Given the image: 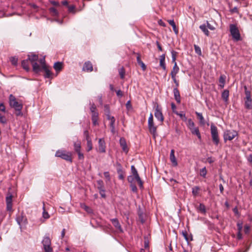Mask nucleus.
Listing matches in <instances>:
<instances>
[{
	"label": "nucleus",
	"mask_w": 252,
	"mask_h": 252,
	"mask_svg": "<svg viewBox=\"0 0 252 252\" xmlns=\"http://www.w3.org/2000/svg\"><path fill=\"white\" fill-rule=\"evenodd\" d=\"M9 102L10 107L14 108L15 110H22L23 108L22 103L18 101L16 97L12 94L9 95Z\"/></svg>",
	"instance_id": "obj_1"
},
{
	"label": "nucleus",
	"mask_w": 252,
	"mask_h": 252,
	"mask_svg": "<svg viewBox=\"0 0 252 252\" xmlns=\"http://www.w3.org/2000/svg\"><path fill=\"white\" fill-rule=\"evenodd\" d=\"M229 30L232 38L234 40L237 41L241 40L239 31L235 24H230L229 25Z\"/></svg>",
	"instance_id": "obj_2"
},
{
	"label": "nucleus",
	"mask_w": 252,
	"mask_h": 252,
	"mask_svg": "<svg viewBox=\"0 0 252 252\" xmlns=\"http://www.w3.org/2000/svg\"><path fill=\"white\" fill-rule=\"evenodd\" d=\"M211 134L213 143L215 145H218L220 143V138L218 128L213 124L211 125Z\"/></svg>",
	"instance_id": "obj_3"
},
{
	"label": "nucleus",
	"mask_w": 252,
	"mask_h": 252,
	"mask_svg": "<svg viewBox=\"0 0 252 252\" xmlns=\"http://www.w3.org/2000/svg\"><path fill=\"white\" fill-rule=\"evenodd\" d=\"M42 244L44 252H53L51 247V240L48 236H45L42 241Z\"/></svg>",
	"instance_id": "obj_4"
},
{
	"label": "nucleus",
	"mask_w": 252,
	"mask_h": 252,
	"mask_svg": "<svg viewBox=\"0 0 252 252\" xmlns=\"http://www.w3.org/2000/svg\"><path fill=\"white\" fill-rule=\"evenodd\" d=\"M238 135V132L234 130H226L223 134V139L225 142L231 141Z\"/></svg>",
	"instance_id": "obj_5"
},
{
	"label": "nucleus",
	"mask_w": 252,
	"mask_h": 252,
	"mask_svg": "<svg viewBox=\"0 0 252 252\" xmlns=\"http://www.w3.org/2000/svg\"><path fill=\"white\" fill-rule=\"evenodd\" d=\"M55 156L66 161L72 162L71 154L69 152H67L65 151L58 150L56 152Z\"/></svg>",
	"instance_id": "obj_6"
},
{
	"label": "nucleus",
	"mask_w": 252,
	"mask_h": 252,
	"mask_svg": "<svg viewBox=\"0 0 252 252\" xmlns=\"http://www.w3.org/2000/svg\"><path fill=\"white\" fill-rule=\"evenodd\" d=\"M155 116L156 119L162 124L164 121V116L162 112V109L157 104L155 107Z\"/></svg>",
	"instance_id": "obj_7"
},
{
	"label": "nucleus",
	"mask_w": 252,
	"mask_h": 252,
	"mask_svg": "<svg viewBox=\"0 0 252 252\" xmlns=\"http://www.w3.org/2000/svg\"><path fill=\"white\" fill-rule=\"evenodd\" d=\"M90 110L92 113V120L94 125L97 124V119L98 114L96 110V107L94 104H93L90 108Z\"/></svg>",
	"instance_id": "obj_8"
},
{
	"label": "nucleus",
	"mask_w": 252,
	"mask_h": 252,
	"mask_svg": "<svg viewBox=\"0 0 252 252\" xmlns=\"http://www.w3.org/2000/svg\"><path fill=\"white\" fill-rule=\"evenodd\" d=\"M13 196L10 192H8L6 196V210L9 212L12 211Z\"/></svg>",
	"instance_id": "obj_9"
},
{
	"label": "nucleus",
	"mask_w": 252,
	"mask_h": 252,
	"mask_svg": "<svg viewBox=\"0 0 252 252\" xmlns=\"http://www.w3.org/2000/svg\"><path fill=\"white\" fill-rule=\"evenodd\" d=\"M116 167V169L118 174V178L121 180H123L125 179V172L123 170V167L121 164L117 162L116 164L114 165Z\"/></svg>",
	"instance_id": "obj_10"
},
{
	"label": "nucleus",
	"mask_w": 252,
	"mask_h": 252,
	"mask_svg": "<svg viewBox=\"0 0 252 252\" xmlns=\"http://www.w3.org/2000/svg\"><path fill=\"white\" fill-rule=\"evenodd\" d=\"M148 127L149 129V131L150 132L151 134H152L153 136L155 138L156 136L157 135V126H156L155 125L154 122L148 124Z\"/></svg>",
	"instance_id": "obj_11"
},
{
	"label": "nucleus",
	"mask_w": 252,
	"mask_h": 252,
	"mask_svg": "<svg viewBox=\"0 0 252 252\" xmlns=\"http://www.w3.org/2000/svg\"><path fill=\"white\" fill-rule=\"evenodd\" d=\"M111 222L112 223L114 226L115 227L116 231L117 232H121V233L123 232V228H122L119 220H118V219H111Z\"/></svg>",
	"instance_id": "obj_12"
},
{
	"label": "nucleus",
	"mask_w": 252,
	"mask_h": 252,
	"mask_svg": "<svg viewBox=\"0 0 252 252\" xmlns=\"http://www.w3.org/2000/svg\"><path fill=\"white\" fill-rule=\"evenodd\" d=\"M120 144L123 151L126 153H127L128 152V149L127 146L126 139L124 137L120 138Z\"/></svg>",
	"instance_id": "obj_13"
},
{
	"label": "nucleus",
	"mask_w": 252,
	"mask_h": 252,
	"mask_svg": "<svg viewBox=\"0 0 252 252\" xmlns=\"http://www.w3.org/2000/svg\"><path fill=\"white\" fill-rule=\"evenodd\" d=\"M83 70L87 72H91L93 70V64L91 62L88 61L85 63Z\"/></svg>",
	"instance_id": "obj_14"
},
{
	"label": "nucleus",
	"mask_w": 252,
	"mask_h": 252,
	"mask_svg": "<svg viewBox=\"0 0 252 252\" xmlns=\"http://www.w3.org/2000/svg\"><path fill=\"white\" fill-rule=\"evenodd\" d=\"M173 94L174 96L175 100L178 103H181V96L180 94V92L178 88H174L173 89Z\"/></svg>",
	"instance_id": "obj_15"
},
{
	"label": "nucleus",
	"mask_w": 252,
	"mask_h": 252,
	"mask_svg": "<svg viewBox=\"0 0 252 252\" xmlns=\"http://www.w3.org/2000/svg\"><path fill=\"white\" fill-rule=\"evenodd\" d=\"M135 54L137 55L136 60L137 63L141 66L143 70H145L146 69V65L141 60L140 54L139 53H134Z\"/></svg>",
	"instance_id": "obj_16"
},
{
	"label": "nucleus",
	"mask_w": 252,
	"mask_h": 252,
	"mask_svg": "<svg viewBox=\"0 0 252 252\" xmlns=\"http://www.w3.org/2000/svg\"><path fill=\"white\" fill-rule=\"evenodd\" d=\"M189 130L192 134L196 135L199 140L201 139V135L198 127L194 126L192 127H190Z\"/></svg>",
	"instance_id": "obj_17"
},
{
	"label": "nucleus",
	"mask_w": 252,
	"mask_h": 252,
	"mask_svg": "<svg viewBox=\"0 0 252 252\" xmlns=\"http://www.w3.org/2000/svg\"><path fill=\"white\" fill-rule=\"evenodd\" d=\"M175 151L173 149H172L170 152V160L172 162V164L174 166H176L178 165V162L176 160V157L174 155Z\"/></svg>",
	"instance_id": "obj_18"
},
{
	"label": "nucleus",
	"mask_w": 252,
	"mask_h": 252,
	"mask_svg": "<svg viewBox=\"0 0 252 252\" xmlns=\"http://www.w3.org/2000/svg\"><path fill=\"white\" fill-rule=\"evenodd\" d=\"M28 60L32 64L38 61V56L35 54L31 53L28 55Z\"/></svg>",
	"instance_id": "obj_19"
},
{
	"label": "nucleus",
	"mask_w": 252,
	"mask_h": 252,
	"mask_svg": "<svg viewBox=\"0 0 252 252\" xmlns=\"http://www.w3.org/2000/svg\"><path fill=\"white\" fill-rule=\"evenodd\" d=\"M165 54H162L160 56V62H159V65L162 67V68L164 70H166V64L165 63Z\"/></svg>",
	"instance_id": "obj_20"
},
{
	"label": "nucleus",
	"mask_w": 252,
	"mask_h": 252,
	"mask_svg": "<svg viewBox=\"0 0 252 252\" xmlns=\"http://www.w3.org/2000/svg\"><path fill=\"white\" fill-rule=\"evenodd\" d=\"M229 95V92L228 90H224L221 94V98L225 102H227L228 101V97Z\"/></svg>",
	"instance_id": "obj_21"
},
{
	"label": "nucleus",
	"mask_w": 252,
	"mask_h": 252,
	"mask_svg": "<svg viewBox=\"0 0 252 252\" xmlns=\"http://www.w3.org/2000/svg\"><path fill=\"white\" fill-rule=\"evenodd\" d=\"M99 144V151L101 153L105 152V142L103 139H99L98 141Z\"/></svg>",
	"instance_id": "obj_22"
},
{
	"label": "nucleus",
	"mask_w": 252,
	"mask_h": 252,
	"mask_svg": "<svg viewBox=\"0 0 252 252\" xmlns=\"http://www.w3.org/2000/svg\"><path fill=\"white\" fill-rule=\"evenodd\" d=\"M245 107L247 109L251 110L252 109V98L245 99Z\"/></svg>",
	"instance_id": "obj_23"
},
{
	"label": "nucleus",
	"mask_w": 252,
	"mask_h": 252,
	"mask_svg": "<svg viewBox=\"0 0 252 252\" xmlns=\"http://www.w3.org/2000/svg\"><path fill=\"white\" fill-rule=\"evenodd\" d=\"M54 68L58 73L60 72L63 68V63L61 62H56L54 64Z\"/></svg>",
	"instance_id": "obj_24"
},
{
	"label": "nucleus",
	"mask_w": 252,
	"mask_h": 252,
	"mask_svg": "<svg viewBox=\"0 0 252 252\" xmlns=\"http://www.w3.org/2000/svg\"><path fill=\"white\" fill-rule=\"evenodd\" d=\"M195 114L197 116L199 120V123L201 125L204 126L205 124V121L204 120V118L202 115V114L201 113H199L197 112H195Z\"/></svg>",
	"instance_id": "obj_25"
},
{
	"label": "nucleus",
	"mask_w": 252,
	"mask_h": 252,
	"mask_svg": "<svg viewBox=\"0 0 252 252\" xmlns=\"http://www.w3.org/2000/svg\"><path fill=\"white\" fill-rule=\"evenodd\" d=\"M199 29L204 32V33L207 36L210 34V32L206 27V24H203L199 26Z\"/></svg>",
	"instance_id": "obj_26"
},
{
	"label": "nucleus",
	"mask_w": 252,
	"mask_h": 252,
	"mask_svg": "<svg viewBox=\"0 0 252 252\" xmlns=\"http://www.w3.org/2000/svg\"><path fill=\"white\" fill-rule=\"evenodd\" d=\"M225 75H220L219 78V83H220V87L221 88H223L224 86L225 82Z\"/></svg>",
	"instance_id": "obj_27"
},
{
	"label": "nucleus",
	"mask_w": 252,
	"mask_h": 252,
	"mask_svg": "<svg viewBox=\"0 0 252 252\" xmlns=\"http://www.w3.org/2000/svg\"><path fill=\"white\" fill-rule=\"evenodd\" d=\"M43 69L44 70L45 72V74L44 75L45 78H51L53 74L51 71L47 67V66H43Z\"/></svg>",
	"instance_id": "obj_28"
},
{
	"label": "nucleus",
	"mask_w": 252,
	"mask_h": 252,
	"mask_svg": "<svg viewBox=\"0 0 252 252\" xmlns=\"http://www.w3.org/2000/svg\"><path fill=\"white\" fill-rule=\"evenodd\" d=\"M32 69L34 72L38 73L40 70V65L38 64L37 62L32 63Z\"/></svg>",
	"instance_id": "obj_29"
},
{
	"label": "nucleus",
	"mask_w": 252,
	"mask_h": 252,
	"mask_svg": "<svg viewBox=\"0 0 252 252\" xmlns=\"http://www.w3.org/2000/svg\"><path fill=\"white\" fill-rule=\"evenodd\" d=\"M80 207L89 214L93 213L92 209L84 203H80Z\"/></svg>",
	"instance_id": "obj_30"
},
{
	"label": "nucleus",
	"mask_w": 252,
	"mask_h": 252,
	"mask_svg": "<svg viewBox=\"0 0 252 252\" xmlns=\"http://www.w3.org/2000/svg\"><path fill=\"white\" fill-rule=\"evenodd\" d=\"M74 149L76 152L81 151V142L80 141L74 143Z\"/></svg>",
	"instance_id": "obj_31"
},
{
	"label": "nucleus",
	"mask_w": 252,
	"mask_h": 252,
	"mask_svg": "<svg viewBox=\"0 0 252 252\" xmlns=\"http://www.w3.org/2000/svg\"><path fill=\"white\" fill-rule=\"evenodd\" d=\"M168 22L172 27L173 30L175 33L177 34L178 33V31L176 28V26L174 21V20H168Z\"/></svg>",
	"instance_id": "obj_32"
},
{
	"label": "nucleus",
	"mask_w": 252,
	"mask_h": 252,
	"mask_svg": "<svg viewBox=\"0 0 252 252\" xmlns=\"http://www.w3.org/2000/svg\"><path fill=\"white\" fill-rule=\"evenodd\" d=\"M43 213H42V217L45 219H48L50 218V215L45 210V203L44 202H43Z\"/></svg>",
	"instance_id": "obj_33"
},
{
	"label": "nucleus",
	"mask_w": 252,
	"mask_h": 252,
	"mask_svg": "<svg viewBox=\"0 0 252 252\" xmlns=\"http://www.w3.org/2000/svg\"><path fill=\"white\" fill-rule=\"evenodd\" d=\"M22 66L23 67V68L26 70V71H29V69H30V68H29V64H28V59L27 60H23L22 62Z\"/></svg>",
	"instance_id": "obj_34"
},
{
	"label": "nucleus",
	"mask_w": 252,
	"mask_h": 252,
	"mask_svg": "<svg viewBox=\"0 0 252 252\" xmlns=\"http://www.w3.org/2000/svg\"><path fill=\"white\" fill-rule=\"evenodd\" d=\"M104 111L106 117L108 120H110V114L109 112V106L108 105H105L104 106Z\"/></svg>",
	"instance_id": "obj_35"
},
{
	"label": "nucleus",
	"mask_w": 252,
	"mask_h": 252,
	"mask_svg": "<svg viewBox=\"0 0 252 252\" xmlns=\"http://www.w3.org/2000/svg\"><path fill=\"white\" fill-rule=\"evenodd\" d=\"M244 90H245V95H246V97H245V99L252 98H251V91L248 90V88H247V86H245L244 87Z\"/></svg>",
	"instance_id": "obj_36"
},
{
	"label": "nucleus",
	"mask_w": 252,
	"mask_h": 252,
	"mask_svg": "<svg viewBox=\"0 0 252 252\" xmlns=\"http://www.w3.org/2000/svg\"><path fill=\"white\" fill-rule=\"evenodd\" d=\"M198 210L203 214H205L206 213L205 206L203 203H200L199 204Z\"/></svg>",
	"instance_id": "obj_37"
},
{
	"label": "nucleus",
	"mask_w": 252,
	"mask_h": 252,
	"mask_svg": "<svg viewBox=\"0 0 252 252\" xmlns=\"http://www.w3.org/2000/svg\"><path fill=\"white\" fill-rule=\"evenodd\" d=\"M131 170L133 176L134 177V179L139 177L137 171L134 165H132L131 166Z\"/></svg>",
	"instance_id": "obj_38"
},
{
	"label": "nucleus",
	"mask_w": 252,
	"mask_h": 252,
	"mask_svg": "<svg viewBox=\"0 0 252 252\" xmlns=\"http://www.w3.org/2000/svg\"><path fill=\"white\" fill-rule=\"evenodd\" d=\"M49 11L51 13V14L54 16H58L59 15V12L54 7L50 8Z\"/></svg>",
	"instance_id": "obj_39"
},
{
	"label": "nucleus",
	"mask_w": 252,
	"mask_h": 252,
	"mask_svg": "<svg viewBox=\"0 0 252 252\" xmlns=\"http://www.w3.org/2000/svg\"><path fill=\"white\" fill-rule=\"evenodd\" d=\"M200 190V188L198 186H195L192 188V193L194 196H196L198 194V191Z\"/></svg>",
	"instance_id": "obj_40"
},
{
	"label": "nucleus",
	"mask_w": 252,
	"mask_h": 252,
	"mask_svg": "<svg viewBox=\"0 0 252 252\" xmlns=\"http://www.w3.org/2000/svg\"><path fill=\"white\" fill-rule=\"evenodd\" d=\"M119 74L121 79H124L125 75V69L124 67H122L119 69Z\"/></svg>",
	"instance_id": "obj_41"
},
{
	"label": "nucleus",
	"mask_w": 252,
	"mask_h": 252,
	"mask_svg": "<svg viewBox=\"0 0 252 252\" xmlns=\"http://www.w3.org/2000/svg\"><path fill=\"white\" fill-rule=\"evenodd\" d=\"M179 71V67L178 66L176 62H175L174 66L171 73L177 74Z\"/></svg>",
	"instance_id": "obj_42"
},
{
	"label": "nucleus",
	"mask_w": 252,
	"mask_h": 252,
	"mask_svg": "<svg viewBox=\"0 0 252 252\" xmlns=\"http://www.w3.org/2000/svg\"><path fill=\"white\" fill-rule=\"evenodd\" d=\"M68 10L70 13L75 14L76 13L75 6L74 5H70L68 6Z\"/></svg>",
	"instance_id": "obj_43"
},
{
	"label": "nucleus",
	"mask_w": 252,
	"mask_h": 252,
	"mask_svg": "<svg viewBox=\"0 0 252 252\" xmlns=\"http://www.w3.org/2000/svg\"><path fill=\"white\" fill-rule=\"evenodd\" d=\"M171 53L172 56V63H175V62H176L177 52L174 50H172Z\"/></svg>",
	"instance_id": "obj_44"
},
{
	"label": "nucleus",
	"mask_w": 252,
	"mask_h": 252,
	"mask_svg": "<svg viewBox=\"0 0 252 252\" xmlns=\"http://www.w3.org/2000/svg\"><path fill=\"white\" fill-rule=\"evenodd\" d=\"M207 170L205 167H203L200 170V175L204 178L206 177L207 174Z\"/></svg>",
	"instance_id": "obj_45"
},
{
	"label": "nucleus",
	"mask_w": 252,
	"mask_h": 252,
	"mask_svg": "<svg viewBox=\"0 0 252 252\" xmlns=\"http://www.w3.org/2000/svg\"><path fill=\"white\" fill-rule=\"evenodd\" d=\"M194 48L195 53L198 54V55L200 56L201 55L202 52L201 48L197 45H194Z\"/></svg>",
	"instance_id": "obj_46"
},
{
	"label": "nucleus",
	"mask_w": 252,
	"mask_h": 252,
	"mask_svg": "<svg viewBox=\"0 0 252 252\" xmlns=\"http://www.w3.org/2000/svg\"><path fill=\"white\" fill-rule=\"evenodd\" d=\"M10 61L13 65H17V63H18V59L16 58L15 57H12L10 59Z\"/></svg>",
	"instance_id": "obj_47"
},
{
	"label": "nucleus",
	"mask_w": 252,
	"mask_h": 252,
	"mask_svg": "<svg viewBox=\"0 0 252 252\" xmlns=\"http://www.w3.org/2000/svg\"><path fill=\"white\" fill-rule=\"evenodd\" d=\"M24 219V218L23 216H19L16 218V221L19 225H21L23 223V220Z\"/></svg>",
	"instance_id": "obj_48"
},
{
	"label": "nucleus",
	"mask_w": 252,
	"mask_h": 252,
	"mask_svg": "<svg viewBox=\"0 0 252 252\" xmlns=\"http://www.w3.org/2000/svg\"><path fill=\"white\" fill-rule=\"evenodd\" d=\"M87 141V151H90L93 148L92 143L91 139H88Z\"/></svg>",
	"instance_id": "obj_49"
},
{
	"label": "nucleus",
	"mask_w": 252,
	"mask_h": 252,
	"mask_svg": "<svg viewBox=\"0 0 252 252\" xmlns=\"http://www.w3.org/2000/svg\"><path fill=\"white\" fill-rule=\"evenodd\" d=\"M194 125H194V122L192 121V120L191 119L188 120L187 126L189 129H190V127H193L194 126Z\"/></svg>",
	"instance_id": "obj_50"
},
{
	"label": "nucleus",
	"mask_w": 252,
	"mask_h": 252,
	"mask_svg": "<svg viewBox=\"0 0 252 252\" xmlns=\"http://www.w3.org/2000/svg\"><path fill=\"white\" fill-rule=\"evenodd\" d=\"M171 106L173 112L175 114H178V112L176 111V106L175 105V104L173 102H172L171 103Z\"/></svg>",
	"instance_id": "obj_51"
},
{
	"label": "nucleus",
	"mask_w": 252,
	"mask_h": 252,
	"mask_svg": "<svg viewBox=\"0 0 252 252\" xmlns=\"http://www.w3.org/2000/svg\"><path fill=\"white\" fill-rule=\"evenodd\" d=\"M206 26L207 29H209L210 30L214 31L215 30V28L213 26L211 25L208 21H206Z\"/></svg>",
	"instance_id": "obj_52"
},
{
	"label": "nucleus",
	"mask_w": 252,
	"mask_h": 252,
	"mask_svg": "<svg viewBox=\"0 0 252 252\" xmlns=\"http://www.w3.org/2000/svg\"><path fill=\"white\" fill-rule=\"evenodd\" d=\"M0 123L3 124H5L6 123V119L5 117L3 115H2L0 113Z\"/></svg>",
	"instance_id": "obj_53"
},
{
	"label": "nucleus",
	"mask_w": 252,
	"mask_h": 252,
	"mask_svg": "<svg viewBox=\"0 0 252 252\" xmlns=\"http://www.w3.org/2000/svg\"><path fill=\"white\" fill-rule=\"evenodd\" d=\"M116 91V93L117 94V96L118 97L121 98L123 96L124 94H123V92L121 90H119L118 91Z\"/></svg>",
	"instance_id": "obj_54"
},
{
	"label": "nucleus",
	"mask_w": 252,
	"mask_h": 252,
	"mask_svg": "<svg viewBox=\"0 0 252 252\" xmlns=\"http://www.w3.org/2000/svg\"><path fill=\"white\" fill-rule=\"evenodd\" d=\"M138 182L139 186L140 188H143V182L142 180H141L140 177H138L135 179Z\"/></svg>",
	"instance_id": "obj_55"
},
{
	"label": "nucleus",
	"mask_w": 252,
	"mask_h": 252,
	"mask_svg": "<svg viewBox=\"0 0 252 252\" xmlns=\"http://www.w3.org/2000/svg\"><path fill=\"white\" fill-rule=\"evenodd\" d=\"M130 188H131V190L133 192H136L137 191V187L134 184H130Z\"/></svg>",
	"instance_id": "obj_56"
},
{
	"label": "nucleus",
	"mask_w": 252,
	"mask_h": 252,
	"mask_svg": "<svg viewBox=\"0 0 252 252\" xmlns=\"http://www.w3.org/2000/svg\"><path fill=\"white\" fill-rule=\"evenodd\" d=\"M40 64L42 65V68H43V66H46L45 65V61L44 58L40 59L38 61Z\"/></svg>",
	"instance_id": "obj_57"
},
{
	"label": "nucleus",
	"mask_w": 252,
	"mask_h": 252,
	"mask_svg": "<svg viewBox=\"0 0 252 252\" xmlns=\"http://www.w3.org/2000/svg\"><path fill=\"white\" fill-rule=\"evenodd\" d=\"M76 153L78 154V158L79 159L83 160L84 158V157L83 154L81 152V151L79 152H77Z\"/></svg>",
	"instance_id": "obj_58"
},
{
	"label": "nucleus",
	"mask_w": 252,
	"mask_h": 252,
	"mask_svg": "<svg viewBox=\"0 0 252 252\" xmlns=\"http://www.w3.org/2000/svg\"><path fill=\"white\" fill-rule=\"evenodd\" d=\"M182 234L183 236H184V238L185 239V240L187 242H189V239H188V234H187V231H183L182 232Z\"/></svg>",
	"instance_id": "obj_59"
},
{
	"label": "nucleus",
	"mask_w": 252,
	"mask_h": 252,
	"mask_svg": "<svg viewBox=\"0 0 252 252\" xmlns=\"http://www.w3.org/2000/svg\"><path fill=\"white\" fill-rule=\"evenodd\" d=\"M153 116L152 113H151L148 120V124L154 123Z\"/></svg>",
	"instance_id": "obj_60"
},
{
	"label": "nucleus",
	"mask_w": 252,
	"mask_h": 252,
	"mask_svg": "<svg viewBox=\"0 0 252 252\" xmlns=\"http://www.w3.org/2000/svg\"><path fill=\"white\" fill-rule=\"evenodd\" d=\"M229 11L231 13H239V11H238V9L237 7H234L232 9H230Z\"/></svg>",
	"instance_id": "obj_61"
},
{
	"label": "nucleus",
	"mask_w": 252,
	"mask_h": 252,
	"mask_svg": "<svg viewBox=\"0 0 252 252\" xmlns=\"http://www.w3.org/2000/svg\"><path fill=\"white\" fill-rule=\"evenodd\" d=\"M111 132H113V129L114 128V127L113 126V124L115 121V120L114 118V117H111Z\"/></svg>",
	"instance_id": "obj_62"
},
{
	"label": "nucleus",
	"mask_w": 252,
	"mask_h": 252,
	"mask_svg": "<svg viewBox=\"0 0 252 252\" xmlns=\"http://www.w3.org/2000/svg\"><path fill=\"white\" fill-rule=\"evenodd\" d=\"M84 135L86 137V140H87L88 139H91V138L89 136V132L88 130H85L84 131Z\"/></svg>",
	"instance_id": "obj_63"
},
{
	"label": "nucleus",
	"mask_w": 252,
	"mask_h": 252,
	"mask_svg": "<svg viewBox=\"0 0 252 252\" xmlns=\"http://www.w3.org/2000/svg\"><path fill=\"white\" fill-rule=\"evenodd\" d=\"M247 159L251 164H252V154H250L248 156Z\"/></svg>",
	"instance_id": "obj_64"
}]
</instances>
